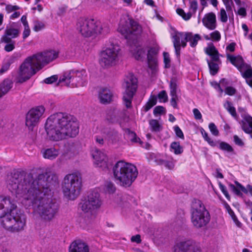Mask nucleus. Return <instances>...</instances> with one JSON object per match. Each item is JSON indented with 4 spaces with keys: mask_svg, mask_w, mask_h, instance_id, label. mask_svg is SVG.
I'll return each instance as SVG.
<instances>
[{
    "mask_svg": "<svg viewBox=\"0 0 252 252\" xmlns=\"http://www.w3.org/2000/svg\"><path fill=\"white\" fill-rule=\"evenodd\" d=\"M21 21L24 26V27L29 26L28 21L27 20V16L26 15H23L21 18Z\"/></svg>",
    "mask_w": 252,
    "mask_h": 252,
    "instance_id": "nucleus-64",
    "label": "nucleus"
},
{
    "mask_svg": "<svg viewBox=\"0 0 252 252\" xmlns=\"http://www.w3.org/2000/svg\"><path fill=\"white\" fill-rule=\"evenodd\" d=\"M223 3L226 6V10L228 11L231 9V5L233 3L232 0H222Z\"/></svg>",
    "mask_w": 252,
    "mask_h": 252,
    "instance_id": "nucleus-60",
    "label": "nucleus"
},
{
    "mask_svg": "<svg viewBox=\"0 0 252 252\" xmlns=\"http://www.w3.org/2000/svg\"><path fill=\"white\" fill-rule=\"evenodd\" d=\"M205 53L211 57V60L209 61H215L216 62L221 63L220 60V55L218 50L213 44H209L205 49Z\"/></svg>",
    "mask_w": 252,
    "mask_h": 252,
    "instance_id": "nucleus-22",
    "label": "nucleus"
},
{
    "mask_svg": "<svg viewBox=\"0 0 252 252\" xmlns=\"http://www.w3.org/2000/svg\"><path fill=\"white\" fill-rule=\"evenodd\" d=\"M193 113L195 119L201 120L202 119V115L198 109L197 108H194L193 110Z\"/></svg>",
    "mask_w": 252,
    "mask_h": 252,
    "instance_id": "nucleus-59",
    "label": "nucleus"
},
{
    "mask_svg": "<svg viewBox=\"0 0 252 252\" xmlns=\"http://www.w3.org/2000/svg\"><path fill=\"white\" fill-rule=\"evenodd\" d=\"M112 96V94L109 90L103 89L99 94V101L103 104L109 103L111 100Z\"/></svg>",
    "mask_w": 252,
    "mask_h": 252,
    "instance_id": "nucleus-28",
    "label": "nucleus"
},
{
    "mask_svg": "<svg viewBox=\"0 0 252 252\" xmlns=\"http://www.w3.org/2000/svg\"><path fill=\"white\" fill-rule=\"evenodd\" d=\"M158 50V48L156 46H150L146 48L148 67L153 71H156L157 69Z\"/></svg>",
    "mask_w": 252,
    "mask_h": 252,
    "instance_id": "nucleus-19",
    "label": "nucleus"
},
{
    "mask_svg": "<svg viewBox=\"0 0 252 252\" xmlns=\"http://www.w3.org/2000/svg\"><path fill=\"white\" fill-rule=\"evenodd\" d=\"M173 43L177 56L180 54L181 47H185L187 42H189L191 47H195L198 41L201 40V36L199 34H193L190 32H175L172 36Z\"/></svg>",
    "mask_w": 252,
    "mask_h": 252,
    "instance_id": "nucleus-9",
    "label": "nucleus"
},
{
    "mask_svg": "<svg viewBox=\"0 0 252 252\" xmlns=\"http://www.w3.org/2000/svg\"><path fill=\"white\" fill-rule=\"evenodd\" d=\"M146 48L140 45L132 46L130 52L133 57L137 60H142L146 55Z\"/></svg>",
    "mask_w": 252,
    "mask_h": 252,
    "instance_id": "nucleus-23",
    "label": "nucleus"
},
{
    "mask_svg": "<svg viewBox=\"0 0 252 252\" xmlns=\"http://www.w3.org/2000/svg\"><path fill=\"white\" fill-rule=\"evenodd\" d=\"M170 95L171 96V100H170L171 104L174 108H177V101L179 100L178 95H177V94H170Z\"/></svg>",
    "mask_w": 252,
    "mask_h": 252,
    "instance_id": "nucleus-47",
    "label": "nucleus"
},
{
    "mask_svg": "<svg viewBox=\"0 0 252 252\" xmlns=\"http://www.w3.org/2000/svg\"><path fill=\"white\" fill-rule=\"evenodd\" d=\"M225 93L226 94L229 95H233L236 94V90L234 88L231 86L227 87L225 89Z\"/></svg>",
    "mask_w": 252,
    "mask_h": 252,
    "instance_id": "nucleus-52",
    "label": "nucleus"
},
{
    "mask_svg": "<svg viewBox=\"0 0 252 252\" xmlns=\"http://www.w3.org/2000/svg\"><path fill=\"white\" fill-rule=\"evenodd\" d=\"M219 188L222 192L223 193L225 197L229 200L230 199V196L226 188L221 183H219Z\"/></svg>",
    "mask_w": 252,
    "mask_h": 252,
    "instance_id": "nucleus-49",
    "label": "nucleus"
},
{
    "mask_svg": "<svg viewBox=\"0 0 252 252\" xmlns=\"http://www.w3.org/2000/svg\"><path fill=\"white\" fill-rule=\"evenodd\" d=\"M177 13L181 16L185 20H189L192 15L191 12H189L186 13L183 9L181 8H178L176 10Z\"/></svg>",
    "mask_w": 252,
    "mask_h": 252,
    "instance_id": "nucleus-40",
    "label": "nucleus"
},
{
    "mask_svg": "<svg viewBox=\"0 0 252 252\" xmlns=\"http://www.w3.org/2000/svg\"><path fill=\"white\" fill-rule=\"evenodd\" d=\"M224 107L234 118H237V115L235 108L232 106L230 102L226 101L224 104Z\"/></svg>",
    "mask_w": 252,
    "mask_h": 252,
    "instance_id": "nucleus-36",
    "label": "nucleus"
},
{
    "mask_svg": "<svg viewBox=\"0 0 252 252\" xmlns=\"http://www.w3.org/2000/svg\"><path fill=\"white\" fill-rule=\"evenodd\" d=\"M240 123L243 131L246 133L251 134L252 138V117L250 115H246Z\"/></svg>",
    "mask_w": 252,
    "mask_h": 252,
    "instance_id": "nucleus-25",
    "label": "nucleus"
},
{
    "mask_svg": "<svg viewBox=\"0 0 252 252\" xmlns=\"http://www.w3.org/2000/svg\"><path fill=\"white\" fill-rule=\"evenodd\" d=\"M121 49L117 44H112L100 53L99 63L103 67H108L115 65L119 61Z\"/></svg>",
    "mask_w": 252,
    "mask_h": 252,
    "instance_id": "nucleus-12",
    "label": "nucleus"
},
{
    "mask_svg": "<svg viewBox=\"0 0 252 252\" xmlns=\"http://www.w3.org/2000/svg\"><path fill=\"white\" fill-rule=\"evenodd\" d=\"M57 79V75H53L50 77L47 78L45 79H44V82L46 84H52L56 81Z\"/></svg>",
    "mask_w": 252,
    "mask_h": 252,
    "instance_id": "nucleus-56",
    "label": "nucleus"
},
{
    "mask_svg": "<svg viewBox=\"0 0 252 252\" xmlns=\"http://www.w3.org/2000/svg\"><path fill=\"white\" fill-rule=\"evenodd\" d=\"M69 252H89V248L85 243L76 241L70 245Z\"/></svg>",
    "mask_w": 252,
    "mask_h": 252,
    "instance_id": "nucleus-24",
    "label": "nucleus"
},
{
    "mask_svg": "<svg viewBox=\"0 0 252 252\" xmlns=\"http://www.w3.org/2000/svg\"><path fill=\"white\" fill-rule=\"evenodd\" d=\"M128 137L130 140L134 142H138L140 141V139L137 138L136 134L130 131H128Z\"/></svg>",
    "mask_w": 252,
    "mask_h": 252,
    "instance_id": "nucleus-48",
    "label": "nucleus"
},
{
    "mask_svg": "<svg viewBox=\"0 0 252 252\" xmlns=\"http://www.w3.org/2000/svg\"><path fill=\"white\" fill-rule=\"evenodd\" d=\"M177 91V81L176 79L172 78L170 82V94H176Z\"/></svg>",
    "mask_w": 252,
    "mask_h": 252,
    "instance_id": "nucleus-39",
    "label": "nucleus"
},
{
    "mask_svg": "<svg viewBox=\"0 0 252 252\" xmlns=\"http://www.w3.org/2000/svg\"><path fill=\"white\" fill-rule=\"evenodd\" d=\"M16 23H12L6 26L3 34L0 39H4L5 41H8L10 39L18 37L20 33L19 29L15 27Z\"/></svg>",
    "mask_w": 252,
    "mask_h": 252,
    "instance_id": "nucleus-20",
    "label": "nucleus"
},
{
    "mask_svg": "<svg viewBox=\"0 0 252 252\" xmlns=\"http://www.w3.org/2000/svg\"><path fill=\"white\" fill-rule=\"evenodd\" d=\"M200 132L205 140L210 145L213 147L216 146V142L214 141L212 139L209 137L207 132H206V131L203 128H202L200 129Z\"/></svg>",
    "mask_w": 252,
    "mask_h": 252,
    "instance_id": "nucleus-38",
    "label": "nucleus"
},
{
    "mask_svg": "<svg viewBox=\"0 0 252 252\" xmlns=\"http://www.w3.org/2000/svg\"><path fill=\"white\" fill-rule=\"evenodd\" d=\"M165 112V109L161 106H158L155 108L154 110V114L156 115L157 114H161Z\"/></svg>",
    "mask_w": 252,
    "mask_h": 252,
    "instance_id": "nucleus-54",
    "label": "nucleus"
},
{
    "mask_svg": "<svg viewBox=\"0 0 252 252\" xmlns=\"http://www.w3.org/2000/svg\"><path fill=\"white\" fill-rule=\"evenodd\" d=\"M157 98L155 95H152L150 97L148 101L143 106V109L145 112L149 111L152 107L155 105L157 103Z\"/></svg>",
    "mask_w": 252,
    "mask_h": 252,
    "instance_id": "nucleus-32",
    "label": "nucleus"
},
{
    "mask_svg": "<svg viewBox=\"0 0 252 252\" xmlns=\"http://www.w3.org/2000/svg\"><path fill=\"white\" fill-rule=\"evenodd\" d=\"M118 30L126 38L133 35H139L142 32L139 23L128 15L123 16L121 18Z\"/></svg>",
    "mask_w": 252,
    "mask_h": 252,
    "instance_id": "nucleus-11",
    "label": "nucleus"
},
{
    "mask_svg": "<svg viewBox=\"0 0 252 252\" xmlns=\"http://www.w3.org/2000/svg\"><path fill=\"white\" fill-rule=\"evenodd\" d=\"M191 221L194 227H205L210 221V215L205 205L200 200L194 199L191 208Z\"/></svg>",
    "mask_w": 252,
    "mask_h": 252,
    "instance_id": "nucleus-7",
    "label": "nucleus"
},
{
    "mask_svg": "<svg viewBox=\"0 0 252 252\" xmlns=\"http://www.w3.org/2000/svg\"><path fill=\"white\" fill-rule=\"evenodd\" d=\"M170 151L173 152L175 155H181L183 153L184 149L183 146L180 145L179 142L174 141L171 143L170 146Z\"/></svg>",
    "mask_w": 252,
    "mask_h": 252,
    "instance_id": "nucleus-30",
    "label": "nucleus"
},
{
    "mask_svg": "<svg viewBox=\"0 0 252 252\" xmlns=\"http://www.w3.org/2000/svg\"><path fill=\"white\" fill-rule=\"evenodd\" d=\"M150 127L153 131L158 132L161 130L162 126L156 120H151L149 122Z\"/></svg>",
    "mask_w": 252,
    "mask_h": 252,
    "instance_id": "nucleus-37",
    "label": "nucleus"
},
{
    "mask_svg": "<svg viewBox=\"0 0 252 252\" xmlns=\"http://www.w3.org/2000/svg\"><path fill=\"white\" fill-rule=\"evenodd\" d=\"M158 98L161 102H165L168 100V96L165 91H161L158 94Z\"/></svg>",
    "mask_w": 252,
    "mask_h": 252,
    "instance_id": "nucleus-46",
    "label": "nucleus"
},
{
    "mask_svg": "<svg viewBox=\"0 0 252 252\" xmlns=\"http://www.w3.org/2000/svg\"><path fill=\"white\" fill-rule=\"evenodd\" d=\"M209 128L212 134L215 136L219 135V131L214 123H210L209 125Z\"/></svg>",
    "mask_w": 252,
    "mask_h": 252,
    "instance_id": "nucleus-44",
    "label": "nucleus"
},
{
    "mask_svg": "<svg viewBox=\"0 0 252 252\" xmlns=\"http://www.w3.org/2000/svg\"><path fill=\"white\" fill-rule=\"evenodd\" d=\"M174 252H201V251L193 241L182 240L176 243Z\"/></svg>",
    "mask_w": 252,
    "mask_h": 252,
    "instance_id": "nucleus-18",
    "label": "nucleus"
},
{
    "mask_svg": "<svg viewBox=\"0 0 252 252\" xmlns=\"http://www.w3.org/2000/svg\"><path fill=\"white\" fill-rule=\"evenodd\" d=\"M235 184L236 186L232 184H229V187L230 189L237 195L240 196L242 194V192H243L245 193H247L248 192L247 189L243 186L241 184H240L238 182L235 181Z\"/></svg>",
    "mask_w": 252,
    "mask_h": 252,
    "instance_id": "nucleus-29",
    "label": "nucleus"
},
{
    "mask_svg": "<svg viewBox=\"0 0 252 252\" xmlns=\"http://www.w3.org/2000/svg\"><path fill=\"white\" fill-rule=\"evenodd\" d=\"M226 57L227 60L241 72L244 78L248 79L252 77V68L251 66L244 63L241 56H234L230 54H227Z\"/></svg>",
    "mask_w": 252,
    "mask_h": 252,
    "instance_id": "nucleus-15",
    "label": "nucleus"
},
{
    "mask_svg": "<svg viewBox=\"0 0 252 252\" xmlns=\"http://www.w3.org/2000/svg\"><path fill=\"white\" fill-rule=\"evenodd\" d=\"M125 92L123 93V102L127 109L132 108V100L137 88V80L131 74L127 75L123 84Z\"/></svg>",
    "mask_w": 252,
    "mask_h": 252,
    "instance_id": "nucleus-13",
    "label": "nucleus"
},
{
    "mask_svg": "<svg viewBox=\"0 0 252 252\" xmlns=\"http://www.w3.org/2000/svg\"><path fill=\"white\" fill-rule=\"evenodd\" d=\"M219 148L222 151L230 153L233 151V148L228 143L224 142H221L219 145Z\"/></svg>",
    "mask_w": 252,
    "mask_h": 252,
    "instance_id": "nucleus-42",
    "label": "nucleus"
},
{
    "mask_svg": "<svg viewBox=\"0 0 252 252\" xmlns=\"http://www.w3.org/2000/svg\"><path fill=\"white\" fill-rule=\"evenodd\" d=\"M174 130L177 137L181 138V139H184V135L182 130L178 126H175L173 127Z\"/></svg>",
    "mask_w": 252,
    "mask_h": 252,
    "instance_id": "nucleus-45",
    "label": "nucleus"
},
{
    "mask_svg": "<svg viewBox=\"0 0 252 252\" xmlns=\"http://www.w3.org/2000/svg\"><path fill=\"white\" fill-rule=\"evenodd\" d=\"M203 25L210 30H214L216 28L217 22L215 14L210 12L205 15L202 19Z\"/></svg>",
    "mask_w": 252,
    "mask_h": 252,
    "instance_id": "nucleus-21",
    "label": "nucleus"
},
{
    "mask_svg": "<svg viewBox=\"0 0 252 252\" xmlns=\"http://www.w3.org/2000/svg\"><path fill=\"white\" fill-rule=\"evenodd\" d=\"M76 29L83 36L88 37L101 33L102 26L94 19L81 18L78 20Z\"/></svg>",
    "mask_w": 252,
    "mask_h": 252,
    "instance_id": "nucleus-10",
    "label": "nucleus"
},
{
    "mask_svg": "<svg viewBox=\"0 0 252 252\" xmlns=\"http://www.w3.org/2000/svg\"><path fill=\"white\" fill-rule=\"evenodd\" d=\"M41 152L43 157L44 158L50 160L56 159L58 157L60 153L59 149H56L54 147L45 149L43 150Z\"/></svg>",
    "mask_w": 252,
    "mask_h": 252,
    "instance_id": "nucleus-26",
    "label": "nucleus"
},
{
    "mask_svg": "<svg viewBox=\"0 0 252 252\" xmlns=\"http://www.w3.org/2000/svg\"><path fill=\"white\" fill-rule=\"evenodd\" d=\"M0 218L1 226L11 233H19L26 228V215L17 209L15 202L9 197H0Z\"/></svg>",
    "mask_w": 252,
    "mask_h": 252,
    "instance_id": "nucleus-3",
    "label": "nucleus"
},
{
    "mask_svg": "<svg viewBox=\"0 0 252 252\" xmlns=\"http://www.w3.org/2000/svg\"><path fill=\"white\" fill-rule=\"evenodd\" d=\"M131 241L132 242H136L137 243H140L141 241L140 235L139 234L132 236L131 238Z\"/></svg>",
    "mask_w": 252,
    "mask_h": 252,
    "instance_id": "nucleus-62",
    "label": "nucleus"
},
{
    "mask_svg": "<svg viewBox=\"0 0 252 252\" xmlns=\"http://www.w3.org/2000/svg\"><path fill=\"white\" fill-rule=\"evenodd\" d=\"M103 189L107 193L113 194L115 192L116 188L112 182H106L104 185Z\"/></svg>",
    "mask_w": 252,
    "mask_h": 252,
    "instance_id": "nucleus-34",
    "label": "nucleus"
},
{
    "mask_svg": "<svg viewBox=\"0 0 252 252\" xmlns=\"http://www.w3.org/2000/svg\"><path fill=\"white\" fill-rule=\"evenodd\" d=\"M163 57H164V63H165V65L166 67H168L170 66V57L168 53L164 52L163 53Z\"/></svg>",
    "mask_w": 252,
    "mask_h": 252,
    "instance_id": "nucleus-55",
    "label": "nucleus"
},
{
    "mask_svg": "<svg viewBox=\"0 0 252 252\" xmlns=\"http://www.w3.org/2000/svg\"><path fill=\"white\" fill-rule=\"evenodd\" d=\"M33 24V30L36 32L44 29L45 27V24L42 21L35 20L34 21Z\"/></svg>",
    "mask_w": 252,
    "mask_h": 252,
    "instance_id": "nucleus-41",
    "label": "nucleus"
},
{
    "mask_svg": "<svg viewBox=\"0 0 252 252\" xmlns=\"http://www.w3.org/2000/svg\"><path fill=\"white\" fill-rule=\"evenodd\" d=\"M58 52L49 50L27 57L20 65L16 82L22 83L30 79L45 65L58 57Z\"/></svg>",
    "mask_w": 252,
    "mask_h": 252,
    "instance_id": "nucleus-4",
    "label": "nucleus"
},
{
    "mask_svg": "<svg viewBox=\"0 0 252 252\" xmlns=\"http://www.w3.org/2000/svg\"><path fill=\"white\" fill-rule=\"evenodd\" d=\"M45 111L42 106H39L31 109L27 113L26 119V125L30 130L38 125L40 119Z\"/></svg>",
    "mask_w": 252,
    "mask_h": 252,
    "instance_id": "nucleus-16",
    "label": "nucleus"
},
{
    "mask_svg": "<svg viewBox=\"0 0 252 252\" xmlns=\"http://www.w3.org/2000/svg\"><path fill=\"white\" fill-rule=\"evenodd\" d=\"M102 205V200L99 193L93 191L88 196L87 198L82 200L79 207L84 213L92 214L94 211L98 209Z\"/></svg>",
    "mask_w": 252,
    "mask_h": 252,
    "instance_id": "nucleus-14",
    "label": "nucleus"
},
{
    "mask_svg": "<svg viewBox=\"0 0 252 252\" xmlns=\"http://www.w3.org/2000/svg\"><path fill=\"white\" fill-rule=\"evenodd\" d=\"M0 42L1 43H6L4 49L5 51L7 52L13 51L15 48V41L12 39H10L8 41H5L4 39H0Z\"/></svg>",
    "mask_w": 252,
    "mask_h": 252,
    "instance_id": "nucleus-33",
    "label": "nucleus"
},
{
    "mask_svg": "<svg viewBox=\"0 0 252 252\" xmlns=\"http://www.w3.org/2000/svg\"><path fill=\"white\" fill-rule=\"evenodd\" d=\"M20 9V7L17 5H12L11 4H8L5 7V10L7 13H10L12 12H14Z\"/></svg>",
    "mask_w": 252,
    "mask_h": 252,
    "instance_id": "nucleus-50",
    "label": "nucleus"
},
{
    "mask_svg": "<svg viewBox=\"0 0 252 252\" xmlns=\"http://www.w3.org/2000/svg\"><path fill=\"white\" fill-rule=\"evenodd\" d=\"M31 34V30L29 26L24 27V30L23 32V38L25 39Z\"/></svg>",
    "mask_w": 252,
    "mask_h": 252,
    "instance_id": "nucleus-57",
    "label": "nucleus"
},
{
    "mask_svg": "<svg viewBox=\"0 0 252 252\" xmlns=\"http://www.w3.org/2000/svg\"><path fill=\"white\" fill-rule=\"evenodd\" d=\"M125 202V198L121 194L116 195L113 200V205L115 207H121L124 204Z\"/></svg>",
    "mask_w": 252,
    "mask_h": 252,
    "instance_id": "nucleus-35",
    "label": "nucleus"
},
{
    "mask_svg": "<svg viewBox=\"0 0 252 252\" xmlns=\"http://www.w3.org/2000/svg\"><path fill=\"white\" fill-rule=\"evenodd\" d=\"M91 155L94 159V164L97 167L103 170L108 169L110 164L107 156L99 150L94 148L91 151Z\"/></svg>",
    "mask_w": 252,
    "mask_h": 252,
    "instance_id": "nucleus-17",
    "label": "nucleus"
},
{
    "mask_svg": "<svg viewBox=\"0 0 252 252\" xmlns=\"http://www.w3.org/2000/svg\"><path fill=\"white\" fill-rule=\"evenodd\" d=\"M115 180L121 186L128 187L137 177L138 172L136 167L123 160L118 161L113 169Z\"/></svg>",
    "mask_w": 252,
    "mask_h": 252,
    "instance_id": "nucleus-5",
    "label": "nucleus"
},
{
    "mask_svg": "<svg viewBox=\"0 0 252 252\" xmlns=\"http://www.w3.org/2000/svg\"><path fill=\"white\" fill-rule=\"evenodd\" d=\"M59 83L70 87L85 86L88 83V74L85 69H73L61 76Z\"/></svg>",
    "mask_w": 252,
    "mask_h": 252,
    "instance_id": "nucleus-8",
    "label": "nucleus"
},
{
    "mask_svg": "<svg viewBox=\"0 0 252 252\" xmlns=\"http://www.w3.org/2000/svg\"><path fill=\"white\" fill-rule=\"evenodd\" d=\"M13 82L9 79H5L0 84V97L6 94L12 88Z\"/></svg>",
    "mask_w": 252,
    "mask_h": 252,
    "instance_id": "nucleus-27",
    "label": "nucleus"
},
{
    "mask_svg": "<svg viewBox=\"0 0 252 252\" xmlns=\"http://www.w3.org/2000/svg\"><path fill=\"white\" fill-rule=\"evenodd\" d=\"M236 44L234 42L229 44L226 47V50H228L231 52H233L235 51Z\"/></svg>",
    "mask_w": 252,
    "mask_h": 252,
    "instance_id": "nucleus-63",
    "label": "nucleus"
},
{
    "mask_svg": "<svg viewBox=\"0 0 252 252\" xmlns=\"http://www.w3.org/2000/svg\"><path fill=\"white\" fill-rule=\"evenodd\" d=\"M207 63L211 74L215 75L218 73L219 69V65L221 63L216 62L215 61H209V60H207Z\"/></svg>",
    "mask_w": 252,
    "mask_h": 252,
    "instance_id": "nucleus-31",
    "label": "nucleus"
},
{
    "mask_svg": "<svg viewBox=\"0 0 252 252\" xmlns=\"http://www.w3.org/2000/svg\"><path fill=\"white\" fill-rule=\"evenodd\" d=\"M82 183L79 173H73L65 175L62 184L64 196L69 200L76 199L80 193Z\"/></svg>",
    "mask_w": 252,
    "mask_h": 252,
    "instance_id": "nucleus-6",
    "label": "nucleus"
},
{
    "mask_svg": "<svg viewBox=\"0 0 252 252\" xmlns=\"http://www.w3.org/2000/svg\"><path fill=\"white\" fill-rule=\"evenodd\" d=\"M95 141L96 142L100 145H103L104 144V138L103 137H102V136L101 135H96L95 137Z\"/></svg>",
    "mask_w": 252,
    "mask_h": 252,
    "instance_id": "nucleus-61",
    "label": "nucleus"
},
{
    "mask_svg": "<svg viewBox=\"0 0 252 252\" xmlns=\"http://www.w3.org/2000/svg\"><path fill=\"white\" fill-rule=\"evenodd\" d=\"M50 179L54 183L58 180L57 174L50 170L46 171L45 175L40 174L35 177L32 173L21 174L18 178H12L8 188L22 199L24 205L32 206L34 214L45 221H50L59 210L58 204L51 198V190L48 183Z\"/></svg>",
    "mask_w": 252,
    "mask_h": 252,
    "instance_id": "nucleus-1",
    "label": "nucleus"
},
{
    "mask_svg": "<svg viewBox=\"0 0 252 252\" xmlns=\"http://www.w3.org/2000/svg\"><path fill=\"white\" fill-rule=\"evenodd\" d=\"M233 140L236 145L240 147H243L244 146V142L237 135L233 136Z\"/></svg>",
    "mask_w": 252,
    "mask_h": 252,
    "instance_id": "nucleus-53",
    "label": "nucleus"
},
{
    "mask_svg": "<svg viewBox=\"0 0 252 252\" xmlns=\"http://www.w3.org/2000/svg\"><path fill=\"white\" fill-rule=\"evenodd\" d=\"M211 39L213 41H219L221 38V35L218 31H215L210 33Z\"/></svg>",
    "mask_w": 252,
    "mask_h": 252,
    "instance_id": "nucleus-43",
    "label": "nucleus"
},
{
    "mask_svg": "<svg viewBox=\"0 0 252 252\" xmlns=\"http://www.w3.org/2000/svg\"><path fill=\"white\" fill-rule=\"evenodd\" d=\"M220 19L223 23H225L227 21V15L224 8H221L220 10Z\"/></svg>",
    "mask_w": 252,
    "mask_h": 252,
    "instance_id": "nucleus-51",
    "label": "nucleus"
},
{
    "mask_svg": "<svg viewBox=\"0 0 252 252\" xmlns=\"http://www.w3.org/2000/svg\"><path fill=\"white\" fill-rule=\"evenodd\" d=\"M45 129L50 140L58 141L67 137H75L79 133V124L72 115L57 113L47 119Z\"/></svg>",
    "mask_w": 252,
    "mask_h": 252,
    "instance_id": "nucleus-2",
    "label": "nucleus"
},
{
    "mask_svg": "<svg viewBox=\"0 0 252 252\" xmlns=\"http://www.w3.org/2000/svg\"><path fill=\"white\" fill-rule=\"evenodd\" d=\"M197 8V2L196 0L192 1L190 2V10L193 13H195Z\"/></svg>",
    "mask_w": 252,
    "mask_h": 252,
    "instance_id": "nucleus-58",
    "label": "nucleus"
}]
</instances>
